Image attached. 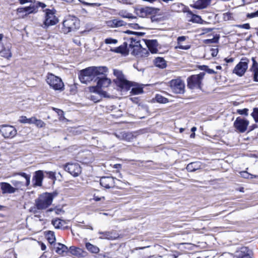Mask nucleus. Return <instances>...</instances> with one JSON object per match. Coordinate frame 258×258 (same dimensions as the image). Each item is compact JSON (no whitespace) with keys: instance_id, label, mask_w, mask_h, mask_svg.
Segmentation results:
<instances>
[{"instance_id":"obj_34","label":"nucleus","mask_w":258,"mask_h":258,"mask_svg":"<svg viewBox=\"0 0 258 258\" xmlns=\"http://www.w3.org/2000/svg\"><path fill=\"white\" fill-rule=\"evenodd\" d=\"M1 55L2 57L9 58L12 56V54L10 49L9 48L4 47L2 52H0Z\"/></svg>"},{"instance_id":"obj_6","label":"nucleus","mask_w":258,"mask_h":258,"mask_svg":"<svg viewBox=\"0 0 258 258\" xmlns=\"http://www.w3.org/2000/svg\"><path fill=\"white\" fill-rule=\"evenodd\" d=\"M62 25L63 32L64 33H68L79 28V21L75 17L69 16L63 21Z\"/></svg>"},{"instance_id":"obj_12","label":"nucleus","mask_w":258,"mask_h":258,"mask_svg":"<svg viewBox=\"0 0 258 258\" xmlns=\"http://www.w3.org/2000/svg\"><path fill=\"white\" fill-rule=\"evenodd\" d=\"M63 168L74 177L78 176L81 173V167L77 163H68L63 166Z\"/></svg>"},{"instance_id":"obj_50","label":"nucleus","mask_w":258,"mask_h":258,"mask_svg":"<svg viewBox=\"0 0 258 258\" xmlns=\"http://www.w3.org/2000/svg\"><path fill=\"white\" fill-rule=\"evenodd\" d=\"M28 118L25 116H21L19 119V121L22 123H28Z\"/></svg>"},{"instance_id":"obj_9","label":"nucleus","mask_w":258,"mask_h":258,"mask_svg":"<svg viewBox=\"0 0 258 258\" xmlns=\"http://www.w3.org/2000/svg\"><path fill=\"white\" fill-rule=\"evenodd\" d=\"M249 60L246 58H242L240 62L235 66L233 70V73L239 77L244 75L248 68Z\"/></svg>"},{"instance_id":"obj_23","label":"nucleus","mask_w":258,"mask_h":258,"mask_svg":"<svg viewBox=\"0 0 258 258\" xmlns=\"http://www.w3.org/2000/svg\"><path fill=\"white\" fill-rule=\"evenodd\" d=\"M211 0H198L192 6L196 9H203L207 8L211 3Z\"/></svg>"},{"instance_id":"obj_32","label":"nucleus","mask_w":258,"mask_h":258,"mask_svg":"<svg viewBox=\"0 0 258 258\" xmlns=\"http://www.w3.org/2000/svg\"><path fill=\"white\" fill-rule=\"evenodd\" d=\"M86 247L88 251L92 253H97L99 251V248L97 246L89 242L86 243Z\"/></svg>"},{"instance_id":"obj_28","label":"nucleus","mask_w":258,"mask_h":258,"mask_svg":"<svg viewBox=\"0 0 258 258\" xmlns=\"http://www.w3.org/2000/svg\"><path fill=\"white\" fill-rule=\"evenodd\" d=\"M202 163L200 162H194L189 163L186 166V169L189 172H193L201 168Z\"/></svg>"},{"instance_id":"obj_17","label":"nucleus","mask_w":258,"mask_h":258,"mask_svg":"<svg viewBox=\"0 0 258 258\" xmlns=\"http://www.w3.org/2000/svg\"><path fill=\"white\" fill-rule=\"evenodd\" d=\"M251 250L247 247H241L235 252V256L237 258H251Z\"/></svg>"},{"instance_id":"obj_26","label":"nucleus","mask_w":258,"mask_h":258,"mask_svg":"<svg viewBox=\"0 0 258 258\" xmlns=\"http://www.w3.org/2000/svg\"><path fill=\"white\" fill-rule=\"evenodd\" d=\"M106 24L108 27L116 28L125 25V23L121 20L112 19L107 21Z\"/></svg>"},{"instance_id":"obj_38","label":"nucleus","mask_w":258,"mask_h":258,"mask_svg":"<svg viewBox=\"0 0 258 258\" xmlns=\"http://www.w3.org/2000/svg\"><path fill=\"white\" fill-rule=\"evenodd\" d=\"M155 99L157 102L160 103H166L168 102V99L159 94L156 95Z\"/></svg>"},{"instance_id":"obj_59","label":"nucleus","mask_w":258,"mask_h":258,"mask_svg":"<svg viewBox=\"0 0 258 258\" xmlns=\"http://www.w3.org/2000/svg\"><path fill=\"white\" fill-rule=\"evenodd\" d=\"M35 119H36V117L34 116H33V117H31L28 118V123L34 124Z\"/></svg>"},{"instance_id":"obj_33","label":"nucleus","mask_w":258,"mask_h":258,"mask_svg":"<svg viewBox=\"0 0 258 258\" xmlns=\"http://www.w3.org/2000/svg\"><path fill=\"white\" fill-rule=\"evenodd\" d=\"M68 250V247L64 244L58 243L57 246L56 248V252L59 254H62L63 252H66Z\"/></svg>"},{"instance_id":"obj_27","label":"nucleus","mask_w":258,"mask_h":258,"mask_svg":"<svg viewBox=\"0 0 258 258\" xmlns=\"http://www.w3.org/2000/svg\"><path fill=\"white\" fill-rule=\"evenodd\" d=\"M252 66L250 68V71L252 73L253 81L258 82V63L254 58H252Z\"/></svg>"},{"instance_id":"obj_58","label":"nucleus","mask_w":258,"mask_h":258,"mask_svg":"<svg viewBox=\"0 0 258 258\" xmlns=\"http://www.w3.org/2000/svg\"><path fill=\"white\" fill-rule=\"evenodd\" d=\"M186 39L185 36H180L177 38V44L182 43V42L184 41Z\"/></svg>"},{"instance_id":"obj_63","label":"nucleus","mask_w":258,"mask_h":258,"mask_svg":"<svg viewBox=\"0 0 258 258\" xmlns=\"http://www.w3.org/2000/svg\"><path fill=\"white\" fill-rule=\"evenodd\" d=\"M224 60L227 62V63H231V62H233V61H234V58H225Z\"/></svg>"},{"instance_id":"obj_24","label":"nucleus","mask_w":258,"mask_h":258,"mask_svg":"<svg viewBox=\"0 0 258 258\" xmlns=\"http://www.w3.org/2000/svg\"><path fill=\"white\" fill-rule=\"evenodd\" d=\"M99 234L101 235V236L99 237L100 239L114 240L118 237V234L117 233L112 232H99Z\"/></svg>"},{"instance_id":"obj_48","label":"nucleus","mask_w":258,"mask_h":258,"mask_svg":"<svg viewBox=\"0 0 258 258\" xmlns=\"http://www.w3.org/2000/svg\"><path fill=\"white\" fill-rule=\"evenodd\" d=\"M195 15L190 11H188L186 13V18L188 19V21L192 22Z\"/></svg>"},{"instance_id":"obj_53","label":"nucleus","mask_w":258,"mask_h":258,"mask_svg":"<svg viewBox=\"0 0 258 258\" xmlns=\"http://www.w3.org/2000/svg\"><path fill=\"white\" fill-rule=\"evenodd\" d=\"M246 16L248 18H253L254 17H258V10L254 13L247 14Z\"/></svg>"},{"instance_id":"obj_25","label":"nucleus","mask_w":258,"mask_h":258,"mask_svg":"<svg viewBox=\"0 0 258 258\" xmlns=\"http://www.w3.org/2000/svg\"><path fill=\"white\" fill-rule=\"evenodd\" d=\"M36 7L34 4L33 3L29 7L18 8L17 12L18 13H25V15L29 14L36 11Z\"/></svg>"},{"instance_id":"obj_45","label":"nucleus","mask_w":258,"mask_h":258,"mask_svg":"<svg viewBox=\"0 0 258 258\" xmlns=\"http://www.w3.org/2000/svg\"><path fill=\"white\" fill-rule=\"evenodd\" d=\"M118 40L111 38H107L105 39L104 42L107 44H115L117 43Z\"/></svg>"},{"instance_id":"obj_13","label":"nucleus","mask_w":258,"mask_h":258,"mask_svg":"<svg viewBox=\"0 0 258 258\" xmlns=\"http://www.w3.org/2000/svg\"><path fill=\"white\" fill-rule=\"evenodd\" d=\"M0 132L5 138H12L17 134V130L11 125H3L0 126Z\"/></svg>"},{"instance_id":"obj_39","label":"nucleus","mask_w":258,"mask_h":258,"mask_svg":"<svg viewBox=\"0 0 258 258\" xmlns=\"http://www.w3.org/2000/svg\"><path fill=\"white\" fill-rule=\"evenodd\" d=\"M118 15L123 18H133V17L132 16V14L128 13L126 11L121 10L119 11Z\"/></svg>"},{"instance_id":"obj_11","label":"nucleus","mask_w":258,"mask_h":258,"mask_svg":"<svg viewBox=\"0 0 258 258\" xmlns=\"http://www.w3.org/2000/svg\"><path fill=\"white\" fill-rule=\"evenodd\" d=\"M172 91L176 94H182L184 91V84L180 79L172 80L169 82Z\"/></svg>"},{"instance_id":"obj_37","label":"nucleus","mask_w":258,"mask_h":258,"mask_svg":"<svg viewBox=\"0 0 258 258\" xmlns=\"http://www.w3.org/2000/svg\"><path fill=\"white\" fill-rule=\"evenodd\" d=\"M143 92V88L140 86H137L132 88L131 93L134 95L142 94Z\"/></svg>"},{"instance_id":"obj_7","label":"nucleus","mask_w":258,"mask_h":258,"mask_svg":"<svg viewBox=\"0 0 258 258\" xmlns=\"http://www.w3.org/2000/svg\"><path fill=\"white\" fill-rule=\"evenodd\" d=\"M205 73H201L198 75L190 76L187 79V87L191 89H201L202 81Z\"/></svg>"},{"instance_id":"obj_60","label":"nucleus","mask_w":258,"mask_h":258,"mask_svg":"<svg viewBox=\"0 0 258 258\" xmlns=\"http://www.w3.org/2000/svg\"><path fill=\"white\" fill-rule=\"evenodd\" d=\"M204 67L207 68L205 70L209 74H213L216 73V72L213 70L207 68V67H206V66H204Z\"/></svg>"},{"instance_id":"obj_16","label":"nucleus","mask_w":258,"mask_h":258,"mask_svg":"<svg viewBox=\"0 0 258 258\" xmlns=\"http://www.w3.org/2000/svg\"><path fill=\"white\" fill-rule=\"evenodd\" d=\"M44 178V172L42 170H38L34 173L32 181L33 182V186H41L42 181Z\"/></svg>"},{"instance_id":"obj_64","label":"nucleus","mask_w":258,"mask_h":258,"mask_svg":"<svg viewBox=\"0 0 258 258\" xmlns=\"http://www.w3.org/2000/svg\"><path fill=\"white\" fill-rule=\"evenodd\" d=\"M19 1L20 2V3L21 4H25L27 3H29V2L32 3V0H19Z\"/></svg>"},{"instance_id":"obj_1","label":"nucleus","mask_w":258,"mask_h":258,"mask_svg":"<svg viewBox=\"0 0 258 258\" xmlns=\"http://www.w3.org/2000/svg\"><path fill=\"white\" fill-rule=\"evenodd\" d=\"M52 201L53 196L51 194L47 192L43 193L35 200L36 207L31 208L30 211L36 213L37 210L45 209L51 204Z\"/></svg>"},{"instance_id":"obj_46","label":"nucleus","mask_w":258,"mask_h":258,"mask_svg":"<svg viewBox=\"0 0 258 258\" xmlns=\"http://www.w3.org/2000/svg\"><path fill=\"white\" fill-rule=\"evenodd\" d=\"M218 37H214L212 39H208L205 40L204 43L205 44L215 43L218 42Z\"/></svg>"},{"instance_id":"obj_51","label":"nucleus","mask_w":258,"mask_h":258,"mask_svg":"<svg viewBox=\"0 0 258 258\" xmlns=\"http://www.w3.org/2000/svg\"><path fill=\"white\" fill-rule=\"evenodd\" d=\"M252 116L256 122H258V109H254L252 113Z\"/></svg>"},{"instance_id":"obj_55","label":"nucleus","mask_w":258,"mask_h":258,"mask_svg":"<svg viewBox=\"0 0 258 258\" xmlns=\"http://www.w3.org/2000/svg\"><path fill=\"white\" fill-rule=\"evenodd\" d=\"M53 110L55 111L58 115L60 116V117H64L63 111L55 108H53Z\"/></svg>"},{"instance_id":"obj_4","label":"nucleus","mask_w":258,"mask_h":258,"mask_svg":"<svg viewBox=\"0 0 258 258\" xmlns=\"http://www.w3.org/2000/svg\"><path fill=\"white\" fill-rule=\"evenodd\" d=\"M113 74L116 77L115 80L116 84L121 89L127 91L132 86L133 83L126 80L121 71L113 70Z\"/></svg>"},{"instance_id":"obj_20","label":"nucleus","mask_w":258,"mask_h":258,"mask_svg":"<svg viewBox=\"0 0 258 258\" xmlns=\"http://www.w3.org/2000/svg\"><path fill=\"white\" fill-rule=\"evenodd\" d=\"M0 187L2 193L4 194H11L15 192V188H14V187L11 184L8 182H3L0 183Z\"/></svg>"},{"instance_id":"obj_22","label":"nucleus","mask_w":258,"mask_h":258,"mask_svg":"<svg viewBox=\"0 0 258 258\" xmlns=\"http://www.w3.org/2000/svg\"><path fill=\"white\" fill-rule=\"evenodd\" d=\"M95 81H97L96 87L99 88H106L111 83V80L106 77H97Z\"/></svg>"},{"instance_id":"obj_52","label":"nucleus","mask_w":258,"mask_h":258,"mask_svg":"<svg viewBox=\"0 0 258 258\" xmlns=\"http://www.w3.org/2000/svg\"><path fill=\"white\" fill-rule=\"evenodd\" d=\"M248 110L246 108L238 109L237 110V113L241 115H247L248 114Z\"/></svg>"},{"instance_id":"obj_57","label":"nucleus","mask_w":258,"mask_h":258,"mask_svg":"<svg viewBox=\"0 0 258 258\" xmlns=\"http://www.w3.org/2000/svg\"><path fill=\"white\" fill-rule=\"evenodd\" d=\"M93 200H95L96 202L100 201H104L105 200V197H98L96 196V195H94L93 196Z\"/></svg>"},{"instance_id":"obj_61","label":"nucleus","mask_w":258,"mask_h":258,"mask_svg":"<svg viewBox=\"0 0 258 258\" xmlns=\"http://www.w3.org/2000/svg\"><path fill=\"white\" fill-rule=\"evenodd\" d=\"M86 5L88 6H96V7H99L101 5L100 4L98 3H86Z\"/></svg>"},{"instance_id":"obj_29","label":"nucleus","mask_w":258,"mask_h":258,"mask_svg":"<svg viewBox=\"0 0 258 258\" xmlns=\"http://www.w3.org/2000/svg\"><path fill=\"white\" fill-rule=\"evenodd\" d=\"M93 72L95 76L105 74L108 71L106 67H91Z\"/></svg>"},{"instance_id":"obj_36","label":"nucleus","mask_w":258,"mask_h":258,"mask_svg":"<svg viewBox=\"0 0 258 258\" xmlns=\"http://www.w3.org/2000/svg\"><path fill=\"white\" fill-rule=\"evenodd\" d=\"M51 223L55 228H61L63 226L62 221L59 219L52 220Z\"/></svg>"},{"instance_id":"obj_15","label":"nucleus","mask_w":258,"mask_h":258,"mask_svg":"<svg viewBox=\"0 0 258 258\" xmlns=\"http://www.w3.org/2000/svg\"><path fill=\"white\" fill-rule=\"evenodd\" d=\"M100 185L105 188H112L115 186V179L112 177H102L100 179Z\"/></svg>"},{"instance_id":"obj_44","label":"nucleus","mask_w":258,"mask_h":258,"mask_svg":"<svg viewBox=\"0 0 258 258\" xmlns=\"http://www.w3.org/2000/svg\"><path fill=\"white\" fill-rule=\"evenodd\" d=\"M34 124L38 127L42 128L45 125V123L41 119H38L36 118Z\"/></svg>"},{"instance_id":"obj_47","label":"nucleus","mask_w":258,"mask_h":258,"mask_svg":"<svg viewBox=\"0 0 258 258\" xmlns=\"http://www.w3.org/2000/svg\"><path fill=\"white\" fill-rule=\"evenodd\" d=\"M190 48V45H184L182 43L177 44V45L175 47V48H179L183 50H187Z\"/></svg>"},{"instance_id":"obj_8","label":"nucleus","mask_w":258,"mask_h":258,"mask_svg":"<svg viewBox=\"0 0 258 258\" xmlns=\"http://www.w3.org/2000/svg\"><path fill=\"white\" fill-rule=\"evenodd\" d=\"M92 70L91 67H89L81 71L79 77L82 83L87 84L95 78V76Z\"/></svg>"},{"instance_id":"obj_19","label":"nucleus","mask_w":258,"mask_h":258,"mask_svg":"<svg viewBox=\"0 0 258 258\" xmlns=\"http://www.w3.org/2000/svg\"><path fill=\"white\" fill-rule=\"evenodd\" d=\"M144 41L152 53H156L157 52L158 44L156 40H144Z\"/></svg>"},{"instance_id":"obj_10","label":"nucleus","mask_w":258,"mask_h":258,"mask_svg":"<svg viewBox=\"0 0 258 258\" xmlns=\"http://www.w3.org/2000/svg\"><path fill=\"white\" fill-rule=\"evenodd\" d=\"M159 10L153 7H138L135 9L136 14L142 18H145L150 15L156 13Z\"/></svg>"},{"instance_id":"obj_49","label":"nucleus","mask_w":258,"mask_h":258,"mask_svg":"<svg viewBox=\"0 0 258 258\" xmlns=\"http://www.w3.org/2000/svg\"><path fill=\"white\" fill-rule=\"evenodd\" d=\"M45 173L48 175V178L55 179V173L53 171H45Z\"/></svg>"},{"instance_id":"obj_56","label":"nucleus","mask_w":258,"mask_h":258,"mask_svg":"<svg viewBox=\"0 0 258 258\" xmlns=\"http://www.w3.org/2000/svg\"><path fill=\"white\" fill-rule=\"evenodd\" d=\"M33 4H34V5H35L36 7V9L38 8V7H41L42 8H44L46 7V5L44 4V3H41V2H34Z\"/></svg>"},{"instance_id":"obj_35","label":"nucleus","mask_w":258,"mask_h":258,"mask_svg":"<svg viewBox=\"0 0 258 258\" xmlns=\"http://www.w3.org/2000/svg\"><path fill=\"white\" fill-rule=\"evenodd\" d=\"M46 237L48 242L50 244H52L55 242V237L54 235V233L53 231H48L47 232Z\"/></svg>"},{"instance_id":"obj_5","label":"nucleus","mask_w":258,"mask_h":258,"mask_svg":"<svg viewBox=\"0 0 258 258\" xmlns=\"http://www.w3.org/2000/svg\"><path fill=\"white\" fill-rule=\"evenodd\" d=\"M44 18L41 27L43 28L46 29L49 26L55 25L58 20L55 15V11L53 10L46 9L44 11Z\"/></svg>"},{"instance_id":"obj_14","label":"nucleus","mask_w":258,"mask_h":258,"mask_svg":"<svg viewBox=\"0 0 258 258\" xmlns=\"http://www.w3.org/2000/svg\"><path fill=\"white\" fill-rule=\"evenodd\" d=\"M248 124V120L239 117L235 120L234 126L238 132L244 133L246 131Z\"/></svg>"},{"instance_id":"obj_31","label":"nucleus","mask_w":258,"mask_h":258,"mask_svg":"<svg viewBox=\"0 0 258 258\" xmlns=\"http://www.w3.org/2000/svg\"><path fill=\"white\" fill-rule=\"evenodd\" d=\"M154 63L157 67L164 69L166 67V62L163 58L157 57L154 60Z\"/></svg>"},{"instance_id":"obj_41","label":"nucleus","mask_w":258,"mask_h":258,"mask_svg":"<svg viewBox=\"0 0 258 258\" xmlns=\"http://www.w3.org/2000/svg\"><path fill=\"white\" fill-rule=\"evenodd\" d=\"M149 53L146 48H142L139 52V55L137 56L140 57H146L148 56Z\"/></svg>"},{"instance_id":"obj_40","label":"nucleus","mask_w":258,"mask_h":258,"mask_svg":"<svg viewBox=\"0 0 258 258\" xmlns=\"http://www.w3.org/2000/svg\"><path fill=\"white\" fill-rule=\"evenodd\" d=\"M218 53V48H211L209 51H207L205 55V57L210 54L213 57L217 56Z\"/></svg>"},{"instance_id":"obj_42","label":"nucleus","mask_w":258,"mask_h":258,"mask_svg":"<svg viewBox=\"0 0 258 258\" xmlns=\"http://www.w3.org/2000/svg\"><path fill=\"white\" fill-rule=\"evenodd\" d=\"M192 22L199 24H203L205 21L201 18V16L197 15H195V16H194Z\"/></svg>"},{"instance_id":"obj_21","label":"nucleus","mask_w":258,"mask_h":258,"mask_svg":"<svg viewBox=\"0 0 258 258\" xmlns=\"http://www.w3.org/2000/svg\"><path fill=\"white\" fill-rule=\"evenodd\" d=\"M114 135L118 139L120 140H124L127 142H131L134 138L132 133L125 132H120L118 134L115 133Z\"/></svg>"},{"instance_id":"obj_54","label":"nucleus","mask_w":258,"mask_h":258,"mask_svg":"<svg viewBox=\"0 0 258 258\" xmlns=\"http://www.w3.org/2000/svg\"><path fill=\"white\" fill-rule=\"evenodd\" d=\"M237 27L240 28H243L245 29H249L250 27L249 24L246 23L242 25H239L237 26Z\"/></svg>"},{"instance_id":"obj_18","label":"nucleus","mask_w":258,"mask_h":258,"mask_svg":"<svg viewBox=\"0 0 258 258\" xmlns=\"http://www.w3.org/2000/svg\"><path fill=\"white\" fill-rule=\"evenodd\" d=\"M129 46L132 49V53L136 56L139 55V52L142 48L140 42L139 41H136L133 38H131V43L130 44Z\"/></svg>"},{"instance_id":"obj_3","label":"nucleus","mask_w":258,"mask_h":258,"mask_svg":"<svg viewBox=\"0 0 258 258\" xmlns=\"http://www.w3.org/2000/svg\"><path fill=\"white\" fill-rule=\"evenodd\" d=\"M17 175H20L23 177H24L26 181L25 182L22 181H19L17 180H12L11 181L12 184L14 185V188H15V191L16 192L18 190H23L24 187H27L29 186L30 184V177L31 175L30 174H27L25 172H14L13 174V176H15Z\"/></svg>"},{"instance_id":"obj_62","label":"nucleus","mask_w":258,"mask_h":258,"mask_svg":"<svg viewBox=\"0 0 258 258\" xmlns=\"http://www.w3.org/2000/svg\"><path fill=\"white\" fill-rule=\"evenodd\" d=\"M119 2L125 4H131V0H118Z\"/></svg>"},{"instance_id":"obj_30","label":"nucleus","mask_w":258,"mask_h":258,"mask_svg":"<svg viewBox=\"0 0 258 258\" xmlns=\"http://www.w3.org/2000/svg\"><path fill=\"white\" fill-rule=\"evenodd\" d=\"M127 45L126 43H124L123 44L117 47L116 48L111 49L110 50L112 52H114L116 53H119L121 54H126Z\"/></svg>"},{"instance_id":"obj_2","label":"nucleus","mask_w":258,"mask_h":258,"mask_svg":"<svg viewBox=\"0 0 258 258\" xmlns=\"http://www.w3.org/2000/svg\"><path fill=\"white\" fill-rule=\"evenodd\" d=\"M45 81L50 88L55 91L61 92L64 89V85L61 79L52 73H48L46 76Z\"/></svg>"},{"instance_id":"obj_43","label":"nucleus","mask_w":258,"mask_h":258,"mask_svg":"<svg viewBox=\"0 0 258 258\" xmlns=\"http://www.w3.org/2000/svg\"><path fill=\"white\" fill-rule=\"evenodd\" d=\"M241 176L245 178H256L257 176L256 175H253L248 173L246 171H242L240 173Z\"/></svg>"}]
</instances>
